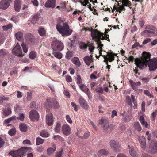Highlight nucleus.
<instances>
[{
  "mask_svg": "<svg viewBox=\"0 0 157 157\" xmlns=\"http://www.w3.org/2000/svg\"><path fill=\"white\" fill-rule=\"evenodd\" d=\"M145 29L147 30H151L152 31H155L156 29V28L153 26L147 25H145Z\"/></svg>",
  "mask_w": 157,
  "mask_h": 157,
  "instance_id": "nucleus-35",
  "label": "nucleus"
},
{
  "mask_svg": "<svg viewBox=\"0 0 157 157\" xmlns=\"http://www.w3.org/2000/svg\"><path fill=\"white\" fill-rule=\"evenodd\" d=\"M51 45L53 51H61L63 49L64 47L63 43L59 40L52 41Z\"/></svg>",
  "mask_w": 157,
  "mask_h": 157,
  "instance_id": "nucleus-5",
  "label": "nucleus"
},
{
  "mask_svg": "<svg viewBox=\"0 0 157 157\" xmlns=\"http://www.w3.org/2000/svg\"><path fill=\"white\" fill-rule=\"evenodd\" d=\"M134 127L138 131H140L142 130L141 126L138 122H136L134 123Z\"/></svg>",
  "mask_w": 157,
  "mask_h": 157,
  "instance_id": "nucleus-32",
  "label": "nucleus"
},
{
  "mask_svg": "<svg viewBox=\"0 0 157 157\" xmlns=\"http://www.w3.org/2000/svg\"><path fill=\"white\" fill-rule=\"evenodd\" d=\"M72 57V55L71 53L70 52H67L65 56L66 58L67 59H70Z\"/></svg>",
  "mask_w": 157,
  "mask_h": 157,
  "instance_id": "nucleus-60",
  "label": "nucleus"
},
{
  "mask_svg": "<svg viewBox=\"0 0 157 157\" xmlns=\"http://www.w3.org/2000/svg\"><path fill=\"white\" fill-rule=\"evenodd\" d=\"M107 154V153L104 149L100 150L98 152V155L100 156L102 155H106Z\"/></svg>",
  "mask_w": 157,
  "mask_h": 157,
  "instance_id": "nucleus-46",
  "label": "nucleus"
},
{
  "mask_svg": "<svg viewBox=\"0 0 157 157\" xmlns=\"http://www.w3.org/2000/svg\"><path fill=\"white\" fill-rule=\"evenodd\" d=\"M12 2V0H1L0 2V8L6 10L10 5V2Z\"/></svg>",
  "mask_w": 157,
  "mask_h": 157,
  "instance_id": "nucleus-9",
  "label": "nucleus"
},
{
  "mask_svg": "<svg viewBox=\"0 0 157 157\" xmlns=\"http://www.w3.org/2000/svg\"><path fill=\"white\" fill-rule=\"evenodd\" d=\"M56 150V147L54 145L53 148H49L47 150V154L48 155H51Z\"/></svg>",
  "mask_w": 157,
  "mask_h": 157,
  "instance_id": "nucleus-33",
  "label": "nucleus"
},
{
  "mask_svg": "<svg viewBox=\"0 0 157 157\" xmlns=\"http://www.w3.org/2000/svg\"><path fill=\"white\" fill-rule=\"evenodd\" d=\"M9 98L8 97L3 96L2 97L0 96V104L2 103L4 101H8Z\"/></svg>",
  "mask_w": 157,
  "mask_h": 157,
  "instance_id": "nucleus-49",
  "label": "nucleus"
},
{
  "mask_svg": "<svg viewBox=\"0 0 157 157\" xmlns=\"http://www.w3.org/2000/svg\"><path fill=\"white\" fill-rule=\"evenodd\" d=\"M26 36L31 43H34L35 39L34 36L33 35L30 34H28L26 35Z\"/></svg>",
  "mask_w": 157,
  "mask_h": 157,
  "instance_id": "nucleus-28",
  "label": "nucleus"
},
{
  "mask_svg": "<svg viewBox=\"0 0 157 157\" xmlns=\"http://www.w3.org/2000/svg\"><path fill=\"white\" fill-rule=\"evenodd\" d=\"M3 114L6 116L11 113V111L10 108H8L7 109L3 110Z\"/></svg>",
  "mask_w": 157,
  "mask_h": 157,
  "instance_id": "nucleus-34",
  "label": "nucleus"
},
{
  "mask_svg": "<svg viewBox=\"0 0 157 157\" xmlns=\"http://www.w3.org/2000/svg\"><path fill=\"white\" fill-rule=\"evenodd\" d=\"M138 140L140 144L141 148L143 149L146 148V140L144 137L143 136H139L138 137Z\"/></svg>",
  "mask_w": 157,
  "mask_h": 157,
  "instance_id": "nucleus-18",
  "label": "nucleus"
},
{
  "mask_svg": "<svg viewBox=\"0 0 157 157\" xmlns=\"http://www.w3.org/2000/svg\"><path fill=\"white\" fill-rule=\"evenodd\" d=\"M24 115L23 113L19 114V117H17V120L19 119L21 121H23L24 119Z\"/></svg>",
  "mask_w": 157,
  "mask_h": 157,
  "instance_id": "nucleus-61",
  "label": "nucleus"
},
{
  "mask_svg": "<svg viewBox=\"0 0 157 157\" xmlns=\"http://www.w3.org/2000/svg\"><path fill=\"white\" fill-rule=\"evenodd\" d=\"M154 31L151 30H145L141 33V35L142 36L145 37L155 36Z\"/></svg>",
  "mask_w": 157,
  "mask_h": 157,
  "instance_id": "nucleus-15",
  "label": "nucleus"
},
{
  "mask_svg": "<svg viewBox=\"0 0 157 157\" xmlns=\"http://www.w3.org/2000/svg\"><path fill=\"white\" fill-rule=\"evenodd\" d=\"M56 29L62 36H66L70 35L72 30L69 29V25L67 23L63 21L58 22L56 26Z\"/></svg>",
  "mask_w": 157,
  "mask_h": 157,
  "instance_id": "nucleus-3",
  "label": "nucleus"
},
{
  "mask_svg": "<svg viewBox=\"0 0 157 157\" xmlns=\"http://www.w3.org/2000/svg\"><path fill=\"white\" fill-rule=\"evenodd\" d=\"M91 36L95 39L98 45L97 48H98L99 55L97 57V58H98L100 56L102 55V48L103 46L100 40H104L105 38L102 33L94 30H91Z\"/></svg>",
  "mask_w": 157,
  "mask_h": 157,
  "instance_id": "nucleus-2",
  "label": "nucleus"
},
{
  "mask_svg": "<svg viewBox=\"0 0 157 157\" xmlns=\"http://www.w3.org/2000/svg\"><path fill=\"white\" fill-rule=\"evenodd\" d=\"M109 127V123L108 122L105 123L104 124L103 126V128L104 130H106Z\"/></svg>",
  "mask_w": 157,
  "mask_h": 157,
  "instance_id": "nucleus-59",
  "label": "nucleus"
},
{
  "mask_svg": "<svg viewBox=\"0 0 157 157\" xmlns=\"http://www.w3.org/2000/svg\"><path fill=\"white\" fill-rule=\"evenodd\" d=\"M151 41V39L150 38H147L145 39L143 41L142 44L143 45H145L147 43L150 42Z\"/></svg>",
  "mask_w": 157,
  "mask_h": 157,
  "instance_id": "nucleus-57",
  "label": "nucleus"
},
{
  "mask_svg": "<svg viewBox=\"0 0 157 157\" xmlns=\"http://www.w3.org/2000/svg\"><path fill=\"white\" fill-rule=\"evenodd\" d=\"M128 147L129 148V151L132 157H137V154L134 147L133 146L130 147L129 145H128Z\"/></svg>",
  "mask_w": 157,
  "mask_h": 157,
  "instance_id": "nucleus-20",
  "label": "nucleus"
},
{
  "mask_svg": "<svg viewBox=\"0 0 157 157\" xmlns=\"http://www.w3.org/2000/svg\"><path fill=\"white\" fill-rule=\"evenodd\" d=\"M60 127L61 124L59 123H57L54 128L55 132L57 133H59V132Z\"/></svg>",
  "mask_w": 157,
  "mask_h": 157,
  "instance_id": "nucleus-37",
  "label": "nucleus"
},
{
  "mask_svg": "<svg viewBox=\"0 0 157 157\" xmlns=\"http://www.w3.org/2000/svg\"><path fill=\"white\" fill-rule=\"evenodd\" d=\"M47 102L49 106L51 107L57 109L59 108V105L57 102L54 99L50 98L47 99Z\"/></svg>",
  "mask_w": 157,
  "mask_h": 157,
  "instance_id": "nucleus-6",
  "label": "nucleus"
},
{
  "mask_svg": "<svg viewBox=\"0 0 157 157\" xmlns=\"http://www.w3.org/2000/svg\"><path fill=\"white\" fill-rule=\"evenodd\" d=\"M56 0H48L45 4L44 6L46 8H54L55 6Z\"/></svg>",
  "mask_w": 157,
  "mask_h": 157,
  "instance_id": "nucleus-17",
  "label": "nucleus"
},
{
  "mask_svg": "<svg viewBox=\"0 0 157 157\" xmlns=\"http://www.w3.org/2000/svg\"><path fill=\"white\" fill-rule=\"evenodd\" d=\"M110 145L112 149L114 151H119L121 150L119 143L116 141L112 140L110 142Z\"/></svg>",
  "mask_w": 157,
  "mask_h": 157,
  "instance_id": "nucleus-8",
  "label": "nucleus"
},
{
  "mask_svg": "<svg viewBox=\"0 0 157 157\" xmlns=\"http://www.w3.org/2000/svg\"><path fill=\"white\" fill-rule=\"evenodd\" d=\"M88 46L85 43L82 42L79 44L80 48L82 50H85L86 49Z\"/></svg>",
  "mask_w": 157,
  "mask_h": 157,
  "instance_id": "nucleus-41",
  "label": "nucleus"
},
{
  "mask_svg": "<svg viewBox=\"0 0 157 157\" xmlns=\"http://www.w3.org/2000/svg\"><path fill=\"white\" fill-rule=\"evenodd\" d=\"M36 52L32 51L30 52L29 55V57L31 59H33L36 57Z\"/></svg>",
  "mask_w": 157,
  "mask_h": 157,
  "instance_id": "nucleus-40",
  "label": "nucleus"
},
{
  "mask_svg": "<svg viewBox=\"0 0 157 157\" xmlns=\"http://www.w3.org/2000/svg\"><path fill=\"white\" fill-rule=\"evenodd\" d=\"M73 63L77 66H78V58L77 57L74 58L72 60Z\"/></svg>",
  "mask_w": 157,
  "mask_h": 157,
  "instance_id": "nucleus-44",
  "label": "nucleus"
},
{
  "mask_svg": "<svg viewBox=\"0 0 157 157\" xmlns=\"http://www.w3.org/2000/svg\"><path fill=\"white\" fill-rule=\"evenodd\" d=\"M46 122L48 126H51L53 124V115L52 113H50L46 115Z\"/></svg>",
  "mask_w": 157,
  "mask_h": 157,
  "instance_id": "nucleus-16",
  "label": "nucleus"
},
{
  "mask_svg": "<svg viewBox=\"0 0 157 157\" xmlns=\"http://www.w3.org/2000/svg\"><path fill=\"white\" fill-rule=\"evenodd\" d=\"M23 144L25 145H31V144L30 141L28 140H25L23 141Z\"/></svg>",
  "mask_w": 157,
  "mask_h": 157,
  "instance_id": "nucleus-62",
  "label": "nucleus"
},
{
  "mask_svg": "<svg viewBox=\"0 0 157 157\" xmlns=\"http://www.w3.org/2000/svg\"><path fill=\"white\" fill-rule=\"evenodd\" d=\"M66 119L67 121L70 124L72 123V121L70 116L68 115H67L66 116Z\"/></svg>",
  "mask_w": 157,
  "mask_h": 157,
  "instance_id": "nucleus-63",
  "label": "nucleus"
},
{
  "mask_svg": "<svg viewBox=\"0 0 157 157\" xmlns=\"http://www.w3.org/2000/svg\"><path fill=\"white\" fill-rule=\"evenodd\" d=\"M96 91L97 93L102 94L103 92V90L102 88L101 87L98 86L96 87Z\"/></svg>",
  "mask_w": 157,
  "mask_h": 157,
  "instance_id": "nucleus-54",
  "label": "nucleus"
},
{
  "mask_svg": "<svg viewBox=\"0 0 157 157\" xmlns=\"http://www.w3.org/2000/svg\"><path fill=\"white\" fill-rule=\"evenodd\" d=\"M21 45L23 48V50L24 52L25 53L27 52L28 51V48L27 47L26 44L22 43L21 44Z\"/></svg>",
  "mask_w": 157,
  "mask_h": 157,
  "instance_id": "nucleus-51",
  "label": "nucleus"
},
{
  "mask_svg": "<svg viewBox=\"0 0 157 157\" xmlns=\"http://www.w3.org/2000/svg\"><path fill=\"white\" fill-rule=\"evenodd\" d=\"M29 117L30 119L33 121H38L39 118V115L36 110H32L30 112Z\"/></svg>",
  "mask_w": 157,
  "mask_h": 157,
  "instance_id": "nucleus-13",
  "label": "nucleus"
},
{
  "mask_svg": "<svg viewBox=\"0 0 157 157\" xmlns=\"http://www.w3.org/2000/svg\"><path fill=\"white\" fill-rule=\"evenodd\" d=\"M139 120L143 126L145 128L147 127L148 124L147 122L145 121L144 118L143 116H140Z\"/></svg>",
  "mask_w": 157,
  "mask_h": 157,
  "instance_id": "nucleus-25",
  "label": "nucleus"
},
{
  "mask_svg": "<svg viewBox=\"0 0 157 157\" xmlns=\"http://www.w3.org/2000/svg\"><path fill=\"white\" fill-rule=\"evenodd\" d=\"M88 46L89 47V51L92 54V52L95 49V47L94 46V44L93 43H91L89 44Z\"/></svg>",
  "mask_w": 157,
  "mask_h": 157,
  "instance_id": "nucleus-42",
  "label": "nucleus"
},
{
  "mask_svg": "<svg viewBox=\"0 0 157 157\" xmlns=\"http://www.w3.org/2000/svg\"><path fill=\"white\" fill-rule=\"evenodd\" d=\"M14 8L15 11L19 12L21 8V2L20 0H15L14 3Z\"/></svg>",
  "mask_w": 157,
  "mask_h": 157,
  "instance_id": "nucleus-19",
  "label": "nucleus"
},
{
  "mask_svg": "<svg viewBox=\"0 0 157 157\" xmlns=\"http://www.w3.org/2000/svg\"><path fill=\"white\" fill-rule=\"evenodd\" d=\"M130 84L131 86L132 87L133 89L135 90H137V87L136 86V83L130 80L129 81Z\"/></svg>",
  "mask_w": 157,
  "mask_h": 157,
  "instance_id": "nucleus-39",
  "label": "nucleus"
},
{
  "mask_svg": "<svg viewBox=\"0 0 157 157\" xmlns=\"http://www.w3.org/2000/svg\"><path fill=\"white\" fill-rule=\"evenodd\" d=\"M19 128L21 131L25 132L27 130V126L25 124H21L19 125Z\"/></svg>",
  "mask_w": 157,
  "mask_h": 157,
  "instance_id": "nucleus-27",
  "label": "nucleus"
},
{
  "mask_svg": "<svg viewBox=\"0 0 157 157\" xmlns=\"http://www.w3.org/2000/svg\"><path fill=\"white\" fill-rule=\"evenodd\" d=\"M7 54V52L5 49H2L0 50V56H4Z\"/></svg>",
  "mask_w": 157,
  "mask_h": 157,
  "instance_id": "nucleus-48",
  "label": "nucleus"
},
{
  "mask_svg": "<svg viewBox=\"0 0 157 157\" xmlns=\"http://www.w3.org/2000/svg\"><path fill=\"white\" fill-rule=\"evenodd\" d=\"M142 82L145 83H147L149 81L150 79L148 77L142 78H140Z\"/></svg>",
  "mask_w": 157,
  "mask_h": 157,
  "instance_id": "nucleus-52",
  "label": "nucleus"
},
{
  "mask_svg": "<svg viewBox=\"0 0 157 157\" xmlns=\"http://www.w3.org/2000/svg\"><path fill=\"white\" fill-rule=\"evenodd\" d=\"M124 120L126 122H128L131 120L130 117L128 116H126L123 118Z\"/></svg>",
  "mask_w": 157,
  "mask_h": 157,
  "instance_id": "nucleus-64",
  "label": "nucleus"
},
{
  "mask_svg": "<svg viewBox=\"0 0 157 157\" xmlns=\"http://www.w3.org/2000/svg\"><path fill=\"white\" fill-rule=\"evenodd\" d=\"M40 135L43 137H47L49 136V134L46 130H44L41 132Z\"/></svg>",
  "mask_w": 157,
  "mask_h": 157,
  "instance_id": "nucleus-30",
  "label": "nucleus"
},
{
  "mask_svg": "<svg viewBox=\"0 0 157 157\" xmlns=\"http://www.w3.org/2000/svg\"><path fill=\"white\" fill-rule=\"evenodd\" d=\"M104 62H108V61H109L110 62L114 60V55L112 54L108 53L107 56H104Z\"/></svg>",
  "mask_w": 157,
  "mask_h": 157,
  "instance_id": "nucleus-21",
  "label": "nucleus"
},
{
  "mask_svg": "<svg viewBox=\"0 0 157 157\" xmlns=\"http://www.w3.org/2000/svg\"><path fill=\"white\" fill-rule=\"evenodd\" d=\"M126 99L128 104L130 106H132V99H131L130 97L128 96H127Z\"/></svg>",
  "mask_w": 157,
  "mask_h": 157,
  "instance_id": "nucleus-47",
  "label": "nucleus"
},
{
  "mask_svg": "<svg viewBox=\"0 0 157 157\" xmlns=\"http://www.w3.org/2000/svg\"><path fill=\"white\" fill-rule=\"evenodd\" d=\"M92 56L91 55L90 56H86L84 58V61L87 65H89L90 63L93 62Z\"/></svg>",
  "mask_w": 157,
  "mask_h": 157,
  "instance_id": "nucleus-23",
  "label": "nucleus"
},
{
  "mask_svg": "<svg viewBox=\"0 0 157 157\" xmlns=\"http://www.w3.org/2000/svg\"><path fill=\"white\" fill-rule=\"evenodd\" d=\"M12 27V25L11 23H10L9 24L3 26L2 28L3 29V30L7 31L10 28H11Z\"/></svg>",
  "mask_w": 157,
  "mask_h": 157,
  "instance_id": "nucleus-43",
  "label": "nucleus"
},
{
  "mask_svg": "<svg viewBox=\"0 0 157 157\" xmlns=\"http://www.w3.org/2000/svg\"><path fill=\"white\" fill-rule=\"evenodd\" d=\"M131 98L132 99V101L134 105H135V106L134 107V109H135L136 108V103L135 102V99L134 96L132 95H131Z\"/></svg>",
  "mask_w": 157,
  "mask_h": 157,
  "instance_id": "nucleus-56",
  "label": "nucleus"
},
{
  "mask_svg": "<svg viewBox=\"0 0 157 157\" xmlns=\"http://www.w3.org/2000/svg\"><path fill=\"white\" fill-rule=\"evenodd\" d=\"M82 5H83L84 6H86V5L88 6L87 7L89 8V7L90 6L91 4L89 2L88 0H84V1L82 2L81 1L79 2Z\"/></svg>",
  "mask_w": 157,
  "mask_h": 157,
  "instance_id": "nucleus-38",
  "label": "nucleus"
},
{
  "mask_svg": "<svg viewBox=\"0 0 157 157\" xmlns=\"http://www.w3.org/2000/svg\"><path fill=\"white\" fill-rule=\"evenodd\" d=\"M13 52L18 56H22V51L20 46L17 43L16 45L13 49Z\"/></svg>",
  "mask_w": 157,
  "mask_h": 157,
  "instance_id": "nucleus-10",
  "label": "nucleus"
},
{
  "mask_svg": "<svg viewBox=\"0 0 157 157\" xmlns=\"http://www.w3.org/2000/svg\"><path fill=\"white\" fill-rule=\"evenodd\" d=\"M30 147H23L16 151H11L9 154L13 157H22L25 156L28 149H31Z\"/></svg>",
  "mask_w": 157,
  "mask_h": 157,
  "instance_id": "nucleus-4",
  "label": "nucleus"
},
{
  "mask_svg": "<svg viewBox=\"0 0 157 157\" xmlns=\"http://www.w3.org/2000/svg\"><path fill=\"white\" fill-rule=\"evenodd\" d=\"M79 103L84 109H86L88 108V105L85 100L83 98H81L79 99Z\"/></svg>",
  "mask_w": 157,
  "mask_h": 157,
  "instance_id": "nucleus-22",
  "label": "nucleus"
},
{
  "mask_svg": "<svg viewBox=\"0 0 157 157\" xmlns=\"http://www.w3.org/2000/svg\"><path fill=\"white\" fill-rule=\"evenodd\" d=\"M14 120H17V117L15 116H13L10 118L5 119L4 121V124H8Z\"/></svg>",
  "mask_w": 157,
  "mask_h": 157,
  "instance_id": "nucleus-26",
  "label": "nucleus"
},
{
  "mask_svg": "<svg viewBox=\"0 0 157 157\" xmlns=\"http://www.w3.org/2000/svg\"><path fill=\"white\" fill-rule=\"evenodd\" d=\"M149 148L150 151L152 153H155L157 152V142L152 140L149 144Z\"/></svg>",
  "mask_w": 157,
  "mask_h": 157,
  "instance_id": "nucleus-11",
  "label": "nucleus"
},
{
  "mask_svg": "<svg viewBox=\"0 0 157 157\" xmlns=\"http://www.w3.org/2000/svg\"><path fill=\"white\" fill-rule=\"evenodd\" d=\"M143 54V58H136L135 59L136 65L140 69L143 70L148 65L150 71L155 70L157 68V59H150L151 55L149 53L144 52Z\"/></svg>",
  "mask_w": 157,
  "mask_h": 157,
  "instance_id": "nucleus-1",
  "label": "nucleus"
},
{
  "mask_svg": "<svg viewBox=\"0 0 157 157\" xmlns=\"http://www.w3.org/2000/svg\"><path fill=\"white\" fill-rule=\"evenodd\" d=\"M157 111L156 110H155L151 114V117L152 120L154 121L156 115H157Z\"/></svg>",
  "mask_w": 157,
  "mask_h": 157,
  "instance_id": "nucleus-53",
  "label": "nucleus"
},
{
  "mask_svg": "<svg viewBox=\"0 0 157 157\" xmlns=\"http://www.w3.org/2000/svg\"><path fill=\"white\" fill-rule=\"evenodd\" d=\"M82 90L88 96V98L90 99L92 98V95L89 89L87 88L85 85H81L80 87Z\"/></svg>",
  "mask_w": 157,
  "mask_h": 157,
  "instance_id": "nucleus-14",
  "label": "nucleus"
},
{
  "mask_svg": "<svg viewBox=\"0 0 157 157\" xmlns=\"http://www.w3.org/2000/svg\"><path fill=\"white\" fill-rule=\"evenodd\" d=\"M36 144L37 145L42 144L44 142V140L40 137H38L36 139Z\"/></svg>",
  "mask_w": 157,
  "mask_h": 157,
  "instance_id": "nucleus-36",
  "label": "nucleus"
},
{
  "mask_svg": "<svg viewBox=\"0 0 157 157\" xmlns=\"http://www.w3.org/2000/svg\"><path fill=\"white\" fill-rule=\"evenodd\" d=\"M62 131L64 135L68 136L71 132V129L69 126L67 124L63 125L62 126Z\"/></svg>",
  "mask_w": 157,
  "mask_h": 157,
  "instance_id": "nucleus-12",
  "label": "nucleus"
},
{
  "mask_svg": "<svg viewBox=\"0 0 157 157\" xmlns=\"http://www.w3.org/2000/svg\"><path fill=\"white\" fill-rule=\"evenodd\" d=\"M15 35L16 39L18 41H22L23 40V34L21 32L16 33Z\"/></svg>",
  "mask_w": 157,
  "mask_h": 157,
  "instance_id": "nucleus-24",
  "label": "nucleus"
},
{
  "mask_svg": "<svg viewBox=\"0 0 157 157\" xmlns=\"http://www.w3.org/2000/svg\"><path fill=\"white\" fill-rule=\"evenodd\" d=\"M77 41L75 40H73L71 41V42L69 44V45L71 47H75V44L77 43Z\"/></svg>",
  "mask_w": 157,
  "mask_h": 157,
  "instance_id": "nucleus-55",
  "label": "nucleus"
},
{
  "mask_svg": "<svg viewBox=\"0 0 157 157\" xmlns=\"http://www.w3.org/2000/svg\"><path fill=\"white\" fill-rule=\"evenodd\" d=\"M53 54L54 56L59 59H60L62 58V55L61 53L58 52L56 51H53Z\"/></svg>",
  "mask_w": 157,
  "mask_h": 157,
  "instance_id": "nucleus-29",
  "label": "nucleus"
},
{
  "mask_svg": "<svg viewBox=\"0 0 157 157\" xmlns=\"http://www.w3.org/2000/svg\"><path fill=\"white\" fill-rule=\"evenodd\" d=\"M42 19L40 14L36 13L33 16L31 22L33 24L35 23L40 24L42 22Z\"/></svg>",
  "mask_w": 157,
  "mask_h": 157,
  "instance_id": "nucleus-7",
  "label": "nucleus"
},
{
  "mask_svg": "<svg viewBox=\"0 0 157 157\" xmlns=\"http://www.w3.org/2000/svg\"><path fill=\"white\" fill-rule=\"evenodd\" d=\"M38 33L41 36H45L46 35V31L44 28H39L38 30Z\"/></svg>",
  "mask_w": 157,
  "mask_h": 157,
  "instance_id": "nucleus-31",
  "label": "nucleus"
},
{
  "mask_svg": "<svg viewBox=\"0 0 157 157\" xmlns=\"http://www.w3.org/2000/svg\"><path fill=\"white\" fill-rule=\"evenodd\" d=\"M90 133L89 132H86L84 133V135L82 138L83 139H86L89 137L90 135Z\"/></svg>",
  "mask_w": 157,
  "mask_h": 157,
  "instance_id": "nucleus-58",
  "label": "nucleus"
},
{
  "mask_svg": "<svg viewBox=\"0 0 157 157\" xmlns=\"http://www.w3.org/2000/svg\"><path fill=\"white\" fill-rule=\"evenodd\" d=\"M8 133L10 135L13 136L16 133V131L14 129H12L8 131Z\"/></svg>",
  "mask_w": 157,
  "mask_h": 157,
  "instance_id": "nucleus-50",
  "label": "nucleus"
},
{
  "mask_svg": "<svg viewBox=\"0 0 157 157\" xmlns=\"http://www.w3.org/2000/svg\"><path fill=\"white\" fill-rule=\"evenodd\" d=\"M143 92L145 95L147 96H148L150 98L153 97L152 94L147 90H144Z\"/></svg>",
  "mask_w": 157,
  "mask_h": 157,
  "instance_id": "nucleus-45",
  "label": "nucleus"
}]
</instances>
